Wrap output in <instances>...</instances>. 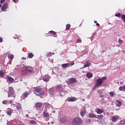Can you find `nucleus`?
Listing matches in <instances>:
<instances>
[{
  "mask_svg": "<svg viewBox=\"0 0 125 125\" xmlns=\"http://www.w3.org/2000/svg\"><path fill=\"white\" fill-rule=\"evenodd\" d=\"M30 68L32 67L29 66L26 67H25L26 70L22 71V73H24V75H27V72H29V73H32V72H33V70L32 69H30Z\"/></svg>",
  "mask_w": 125,
  "mask_h": 125,
  "instance_id": "423d86ee",
  "label": "nucleus"
},
{
  "mask_svg": "<svg viewBox=\"0 0 125 125\" xmlns=\"http://www.w3.org/2000/svg\"><path fill=\"white\" fill-rule=\"evenodd\" d=\"M1 7V4H0V8Z\"/></svg>",
  "mask_w": 125,
  "mask_h": 125,
  "instance_id": "bf43d9fd",
  "label": "nucleus"
},
{
  "mask_svg": "<svg viewBox=\"0 0 125 125\" xmlns=\"http://www.w3.org/2000/svg\"><path fill=\"white\" fill-rule=\"evenodd\" d=\"M28 57L30 59L33 58V57H34V54H33L32 53H29L28 55Z\"/></svg>",
  "mask_w": 125,
  "mask_h": 125,
  "instance_id": "393cba45",
  "label": "nucleus"
},
{
  "mask_svg": "<svg viewBox=\"0 0 125 125\" xmlns=\"http://www.w3.org/2000/svg\"><path fill=\"white\" fill-rule=\"evenodd\" d=\"M111 120L113 123H116V122H117V118H116L115 117H112L111 118Z\"/></svg>",
  "mask_w": 125,
  "mask_h": 125,
  "instance_id": "cd10ccee",
  "label": "nucleus"
},
{
  "mask_svg": "<svg viewBox=\"0 0 125 125\" xmlns=\"http://www.w3.org/2000/svg\"><path fill=\"white\" fill-rule=\"evenodd\" d=\"M77 82V79L74 78H71L69 79V83H75Z\"/></svg>",
  "mask_w": 125,
  "mask_h": 125,
  "instance_id": "ddd939ff",
  "label": "nucleus"
},
{
  "mask_svg": "<svg viewBox=\"0 0 125 125\" xmlns=\"http://www.w3.org/2000/svg\"><path fill=\"white\" fill-rule=\"evenodd\" d=\"M16 110H17V111H18L20 112L23 111V108H22V105L20 103L17 104L16 105Z\"/></svg>",
  "mask_w": 125,
  "mask_h": 125,
  "instance_id": "20e7f679",
  "label": "nucleus"
},
{
  "mask_svg": "<svg viewBox=\"0 0 125 125\" xmlns=\"http://www.w3.org/2000/svg\"><path fill=\"white\" fill-rule=\"evenodd\" d=\"M116 102L118 103V104H116L117 107H121L122 106V102L119 100H116Z\"/></svg>",
  "mask_w": 125,
  "mask_h": 125,
  "instance_id": "aec40b11",
  "label": "nucleus"
},
{
  "mask_svg": "<svg viewBox=\"0 0 125 125\" xmlns=\"http://www.w3.org/2000/svg\"><path fill=\"white\" fill-rule=\"evenodd\" d=\"M21 59H22V60H26V59L25 57H22Z\"/></svg>",
  "mask_w": 125,
  "mask_h": 125,
  "instance_id": "603ef678",
  "label": "nucleus"
},
{
  "mask_svg": "<svg viewBox=\"0 0 125 125\" xmlns=\"http://www.w3.org/2000/svg\"><path fill=\"white\" fill-rule=\"evenodd\" d=\"M49 34L50 35H53V36H56V32L53 31H49Z\"/></svg>",
  "mask_w": 125,
  "mask_h": 125,
  "instance_id": "a878e982",
  "label": "nucleus"
},
{
  "mask_svg": "<svg viewBox=\"0 0 125 125\" xmlns=\"http://www.w3.org/2000/svg\"><path fill=\"white\" fill-rule=\"evenodd\" d=\"M76 98L75 97H72V98H68L66 99V101L67 102H75L76 101Z\"/></svg>",
  "mask_w": 125,
  "mask_h": 125,
  "instance_id": "f8f14e48",
  "label": "nucleus"
},
{
  "mask_svg": "<svg viewBox=\"0 0 125 125\" xmlns=\"http://www.w3.org/2000/svg\"><path fill=\"white\" fill-rule=\"evenodd\" d=\"M52 91H53V89H49V93H52Z\"/></svg>",
  "mask_w": 125,
  "mask_h": 125,
  "instance_id": "37998d69",
  "label": "nucleus"
},
{
  "mask_svg": "<svg viewBox=\"0 0 125 125\" xmlns=\"http://www.w3.org/2000/svg\"><path fill=\"white\" fill-rule=\"evenodd\" d=\"M54 122H53V121L51 122V124L52 125H54Z\"/></svg>",
  "mask_w": 125,
  "mask_h": 125,
  "instance_id": "4d7b16f0",
  "label": "nucleus"
},
{
  "mask_svg": "<svg viewBox=\"0 0 125 125\" xmlns=\"http://www.w3.org/2000/svg\"><path fill=\"white\" fill-rule=\"evenodd\" d=\"M86 76H87V77L88 78V79H90L91 78H92V74L90 72H88L86 74Z\"/></svg>",
  "mask_w": 125,
  "mask_h": 125,
  "instance_id": "4be33fe9",
  "label": "nucleus"
},
{
  "mask_svg": "<svg viewBox=\"0 0 125 125\" xmlns=\"http://www.w3.org/2000/svg\"><path fill=\"white\" fill-rule=\"evenodd\" d=\"M3 40H2V38L1 37H0V42H2Z\"/></svg>",
  "mask_w": 125,
  "mask_h": 125,
  "instance_id": "de8ad7c7",
  "label": "nucleus"
},
{
  "mask_svg": "<svg viewBox=\"0 0 125 125\" xmlns=\"http://www.w3.org/2000/svg\"><path fill=\"white\" fill-rule=\"evenodd\" d=\"M7 79L9 82H10L11 83H13V82L14 81V79L12 78V77H11L10 76H7Z\"/></svg>",
  "mask_w": 125,
  "mask_h": 125,
  "instance_id": "6ab92c4d",
  "label": "nucleus"
},
{
  "mask_svg": "<svg viewBox=\"0 0 125 125\" xmlns=\"http://www.w3.org/2000/svg\"><path fill=\"white\" fill-rule=\"evenodd\" d=\"M52 56V52H48L47 54H46V57H50L51 56Z\"/></svg>",
  "mask_w": 125,
  "mask_h": 125,
  "instance_id": "473e14b6",
  "label": "nucleus"
},
{
  "mask_svg": "<svg viewBox=\"0 0 125 125\" xmlns=\"http://www.w3.org/2000/svg\"><path fill=\"white\" fill-rule=\"evenodd\" d=\"M8 58H9V59H10V60L13 59V58H14L13 55H12V54L9 55L8 56Z\"/></svg>",
  "mask_w": 125,
  "mask_h": 125,
  "instance_id": "2f4dec72",
  "label": "nucleus"
},
{
  "mask_svg": "<svg viewBox=\"0 0 125 125\" xmlns=\"http://www.w3.org/2000/svg\"><path fill=\"white\" fill-rule=\"evenodd\" d=\"M106 79H107V77H103L102 78H100V80H101L103 83V82H104V81H105Z\"/></svg>",
  "mask_w": 125,
  "mask_h": 125,
  "instance_id": "c756f323",
  "label": "nucleus"
},
{
  "mask_svg": "<svg viewBox=\"0 0 125 125\" xmlns=\"http://www.w3.org/2000/svg\"><path fill=\"white\" fill-rule=\"evenodd\" d=\"M33 89V92L35 95H37V96H42V95H44L45 94L44 91L42 90V88L36 87H34Z\"/></svg>",
  "mask_w": 125,
  "mask_h": 125,
  "instance_id": "f257e3e1",
  "label": "nucleus"
},
{
  "mask_svg": "<svg viewBox=\"0 0 125 125\" xmlns=\"http://www.w3.org/2000/svg\"><path fill=\"white\" fill-rule=\"evenodd\" d=\"M12 103H13V101L11 100V101H9V104H12Z\"/></svg>",
  "mask_w": 125,
  "mask_h": 125,
  "instance_id": "3c124183",
  "label": "nucleus"
},
{
  "mask_svg": "<svg viewBox=\"0 0 125 125\" xmlns=\"http://www.w3.org/2000/svg\"><path fill=\"white\" fill-rule=\"evenodd\" d=\"M29 124H30V125H37V122L35 120H30L29 121Z\"/></svg>",
  "mask_w": 125,
  "mask_h": 125,
  "instance_id": "412c9836",
  "label": "nucleus"
},
{
  "mask_svg": "<svg viewBox=\"0 0 125 125\" xmlns=\"http://www.w3.org/2000/svg\"><path fill=\"white\" fill-rule=\"evenodd\" d=\"M43 118H49V113L48 112H43Z\"/></svg>",
  "mask_w": 125,
  "mask_h": 125,
  "instance_id": "2eb2a0df",
  "label": "nucleus"
},
{
  "mask_svg": "<svg viewBox=\"0 0 125 125\" xmlns=\"http://www.w3.org/2000/svg\"><path fill=\"white\" fill-rule=\"evenodd\" d=\"M4 76V73L2 71H0V76L2 78Z\"/></svg>",
  "mask_w": 125,
  "mask_h": 125,
  "instance_id": "c9c22d12",
  "label": "nucleus"
},
{
  "mask_svg": "<svg viewBox=\"0 0 125 125\" xmlns=\"http://www.w3.org/2000/svg\"><path fill=\"white\" fill-rule=\"evenodd\" d=\"M42 103H37L34 107H35L36 109H39L42 108Z\"/></svg>",
  "mask_w": 125,
  "mask_h": 125,
  "instance_id": "9b49d317",
  "label": "nucleus"
},
{
  "mask_svg": "<svg viewBox=\"0 0 125 125\" xmlns=\"http://www.w3.org/2000/svg\"><path fill=\"white\" fill-rule=\"evenodd\" d=\"M86 123H90V119H87L86 120Z\"/></svg>",
  "mask_w": 125,
  "mask_h": 125,
  "instance_id": "c03bdc74",
  "label": "nucleus"
},
{
  "mask_svg": "<svg viewBox=\"0 0 125 125\" xmlns=\"http://www.w3.org/2000/svg\"><path fill=\"white\" fill-rule=\"evenodd\" d=\"M55 88L59 91L60 93H61V92H63V87L62 86V85H58L57 86L55 87Z\"/></svg>",
  "mask_w": 125,
  "mask_h": 125,
  "instance_id": "0eeeda50",
  "label": "nucleus"
},
{
  "mask_svg": "<svg viewBox=\"0 0 125 125\" xmlns=\"http://www.w3.org/2000/svg\"><path fill=\"white\" fill-rule=\"evenodd\" d=\"M77 43H79L82 42V40L81 39H78L76 41Z\"/></svg>",
  "mask_w": 125,
  "mask_h": 125,
  "instance_id": "e433bc0d",
  "label": "nucleus"
},
{
  "mask_svg": "<svg viewBox=\"0 0 125 125\" xmlns=\"http://www.w3.org/2000/svg\"><path fill=\"white\" fill-rule=\"evenodd\" d=\"M103 83V82L101 79H100V78L97 79L96 83L95 84L96 87H99V86H100V85H102Z\"/></svg>",
  "mask_w": 125,
  "mask_h": 125,
  "instance_id": "39448f33",
  "label": "nucleus"
},
{
  "mask_svg": "<svg viewBox=\"0 0 125 125\" xmlns=\"http://www.w3.org/2000/svg\"><path fill=\"white\" fill-rule=\"evenodd\" d=\"M115 16H116V17H119L120 18H121V17L122 16V15L120 13H119V14H116L115 15Z\"/></svg>",
  "mask_w": 125,
  "mask_h": 125,
  "instance_id": "f704fd0d",
  "label": "nucleus"
},
{
  "mask_svg": "<svg viewBox=\"0 0 125 125\" xmlns=\"http://www.w3.org/2000/svg\"><path fill=\"white\" fill-rule=\"evenodd\" d=\"M43 81H44V82H45V83H47V82H48V79L46 78H44L43 79Z\"/></svg>",
  "mask_w": 125,
  "mask_h": 125,
  "instance_id": "79ce46f5",
  "label": "nucleus"
},
{
  "mask_svg": "<svg viewBox=\"0 0 125 125\" xmlns=\"http://www.w3.org/2000/svg\"><path fill=\"white\" fill-rule=\"evenodd\" d=\"M121 19L123 20V22L125 23V15H122Z\"/></svg>",
  "mask_w": 125,
  "mask_h": 125,
  "instance_id": "72a5a7b5",
  "label": "nucleus"
},
{
  "mask_svg": "<svg viewBox=\"0 0 125 125\" xmlns=\"http://www.w3.org/2000/svg\"><path fill=\"white\" fill-rule=\"evenodd\" d=\"M85 114H86V112H85V111H82L80 113V115L82 117H83L84 116Z\"/></svg>",
  "mask_w": 125,
  "mask_h": 125,
  "instance_id": "7c9ffc66",
  "label": "nucleus"
},
{
  "mask_svg": "<svg viewBox=\"0 0 125 125\" xmlns=\"http://www.w3.org/2000/svg\"><path fill=\"white\" fill-rule=\"evenodd\" d=\"M97 26H100V24H99L98 23H96Z\"/></svg>",
  "mask_w": 125,
  "mask_h": 125,
  "instance_id": "5fc2aeb1",
  "label": "nucleus"
},
{
  "mask_svg": "<svg viewBox=\"0 0 125 125\" xmlns=\"http://www.w3.org/2000/svg\"><path fill=\"white\" fill-rule=\"evenodd\" d=\"M118 42H119V43H120L121 44H122V43H123V40H121V39H119L118 40Z\"/></svg>",
  "mask_w": 125,
  "mask_h": 125,
  "instance_id": "a19ab883",
  "label": "nucleus"
},
{
  "mask_svg": "<svg viewBox=\"0 0 125 125\" xmlns=\"http://www.w3.org/2000/svg\"><path fill=\"white\" fill-rule=\"evenodd\" d=\"M90 64H91V63H90V61H87L84 65V68H86V67H88V66H90Z\"/></svg>",
  "mask_w": 125,
  "mask_h": 125,
  "instance_id": "f3484780",
  "label": "nucleus"
},
{
  "mask_svg": "<svg viewBox=\"0 0 125 125\" xmlns=\"http://www.w3.org/2000/svg\"><path fill=\"white\" fill-rule=\"evenodd\" d=\"M88 117L89 118H97V116L94 113H89Z\"/></svg>",
  "mask_w": 125,
  "mask_h": 125,
  "instance_id": "dca6fc26",
  "label": "nucleus"
},
{
  "mask_svg": "<svg viewBox=\"0 0 125 125\" xmlns=\"http://www.w3.org/2000/svg\"><path fill=\"white\" fill-rule=\"evenodd\" d=\"M71 25L70 24H67L66 25V30H70V27Z\"/></svg>",
  "mask_w": 125,
  "mask_h": 125,
  "instance_id": "c85d7f7f",
  "label": "nucleus"
},
{
  "mask_svg": "<svg viewBox=\"0 0 125 125\" xmlns=\"http://www.w3.org/2000/svg\"><path fill=\"white\" fill-rule=\"evenodd\" d=\"M72 124L73 125H83V120L81 118L76 117L73 120Z\"/></svg>",
  "mask_w": 125,
  "mask_h": 125,
  "instance_id": "f03ea898",
  "label": "nucleus"
},
{
  "mask_svg": "<svg viewBox=\"0 0 125 125\" xmlns=\"http://www.w3.org/2000/svg\"><path fill=\"white\" fill-rule=\"evenodd\" d=\"M30 94H31V92L29 93V92L26 91L22 94V96L24 99H26V98H27V97H28V95H30Z\"/></svg>",
  "mask_w": 125,
  "mask_h": 125,
  "instance_id": "1a4fd4ad",
  "label": "nucleus"
},
{
  "mask_svg": "<svg viewBox=\"0 0 125 125\" xmlns=\"http://www.w3.org/2000/svg\"><path fill=\"white\" fill-rule=\"evenodd\" d=\"M94 23H96V24H97V21H94Z\"/></svg>",
  "mask_w": 125,
  "mask_h": 125,
  "instance_id": "6e6d98bb",
  "label": "nucleus"
},
{
  "mask_svg": "<svg viewBox=\"0 0 125 125\" xmlns=\"http://www.w3.org/2000/svg\"><path fill=\"white\" fill-rule=\"evenodd\" d=\"M69 66H70V64L69 63H67L62 64V68H67V67H69Z\"/></svg>",
  "mask_w": 125,
  "mask_h": 125,
  "instance_id": "a211bd4d",
  "label": "nucleus"
},
{
  "mask_svg": "<svg viewBox=\"0 0 125 125\" xmlns=\"http://www.w3.org/2000/svg\"><path fill=\"white\" fill-rule=\"evenodd\" d=\"M73 65H75V62H72L71 63V65H70V66H73Z\"/></svg>",
  "mask_w": 125,
  "mask_h": 125,
  "instance_id": "864d4df0",
  "label": "nucleus"
},
{
  "mask_svg": "<svg viewBox=\"0 0 125 125\" xmlns=\"http://www.w3.org/2000/svg\"><path fill=\"white\" fill-rule=\"evenodd\" d=\"M60 121L62 124H65V123H67V119L66 117H62L61 118Z\"/></svg>",
  "mask_w": 125,
  "mask_h": 125,
  "instance_id": "4468645a",
  "label": "nucleus"
},
{
  "mask_svg": "<svg viewBox=\"0 0 125 125\" xmlns=\"http://www.w3.org/2000/svg\"><path fill=\"white\" fill-rule=\"evenodd\" d=\"M13 95L12 97H14V99H15L16 95H15V91H14V89L12 87H9V93L8 94V97H11V95Z\"/></svg>",
  "mask_w": 125,
  "mask_h": 125,
  "instance_id": "7ed1b4c3",
  "label": "nucleus"
},
{
  "mask_svg": "<svg viewBox=\"0 0 125 125\" xmlns=\"http://www.w3.org/2000/svg\"><path fill=\"white\" fill-rule=\"evenodd\" d=\"M2 104H4V105H6V104H7V101L6 100L3 101Z\"/></svg>",
  "mask_w": 125,
  "mask_h": 125,
  "instance_id": "58836bf2",
  "label": "nucleus"
},
{
  "mask_svg": "<svg viewBox=\"0 0 125 125\" xmlns=\"http://www.w3.org/2000/svg\"><path fill=\"white\" fill-rule=\"evenodd\" d=\"M123 88H124L123 87H120L119 88V90H120V91H122V90H123Z\"/></svg>",
  "mask_w": 125,
  "mask_h": 125,
  "instance_id": "a18cd8bd",
  "label": "nucleus"
},
{
  "mask_svg": "<svg viewBox=\"0 0 125 125\" xmlns=\"http://www.w3.org/2000/svg\"><path fill=\"white\" fill-rule=\"evenodd\" d=\"M50 123L49 122L48 123V125H49Z\"/></svg>",
  "mask_w": 125,
  "mask_h": 125,
  "instance_id": "052dcab7",
  "label": "nucleus"
},
{
  "mask_svg": "<svg viewBox=\"0 0 125 125\" xmlns=\"http://www.w3.org/2000/svg\"><path fill=\"white\" fill-rule=\"evenodd\" d=\"M13 2H15V3H17V0H13Z\"/></svg>",
  "mask_w": 125,
  "mask_h": 125,
  "instance_id": "8fccbe9b",
  "label": "nucleus"
},
{
  "mask_svg": "<svg viewBox=\"0 0 125 125\" xmlns=\"http://www.w3.org/2000/svg\"><path fill=\"white\" fill-rule=\"evenodd\" d=\"M5 0H0V3L1 4H2L3 3V2L5 1Z\"/></svg>",
  "mask_w": 125,
  "mask_h": 125,
  "instance_id": "49530a36",
  "label": "nucleus"
},
{
  "mask_svg": "<svg viewBox=\"0 0 125 125\" xmlns=\"http://www.w3.org/2000/svg\"><path fill=\"white\" fill-rule=\"evenodd\" d=\"M104 116H103V115H98V117H97V119H99V120H102V119H103Z\"/></svg>",
  "mask_w": 125,
  "mask_h": 125,
  "instance_id": "bb28decb",
  "label": "nucleus"
},
{
  "mask_svg": "<svg viewBox=\"0 0 125 125\" xmlns=\"http://www.w3.org/2000/svg\"><path fill=\"white\" fill-rule=\"evenodd\" d=\"M6 113L7 114L8 116H10V117H11V115L12 113H13V109L10 108H8Z\"/></svg>",
  "mask_w": 125,
  "mask_h": 125,
  "instance_id": "6e6552de",
  "label": "nucleus"
},
{
  "mask_svg": "<svg viewBox=\"0 0 125 125\" xmlns=\"http://www.w3.org/2000/svg\"><path fill=\"white\" fill-rule=\"evenodd\" d=\"M123 88H124V89L125 90V85L124 86Z\"/></svg>",
  "mask_w": 125,
  "mask_h": 125,
  "instance_id": "13d9d810",
  "label": "nucleus"
},
{
  "mask_svg": "<svg viewBox=\"0 0 125 125\" xmlns=\"http://www.w3.org/2000/svg\"><path fill=\"white\" fill-rule=\"evenodd\" d=\"M95 88H96V84H95V85H94L93 87V90H94V89H95Z\"/></svg>",
  "mask_w": 125,
  "mask_h": 125,
  "instance_id": "09e8293b",
  "label": "nucleus"
},
{
  "mask_svg": "<svg viewBox=\"0 0 125 125\" xmlns=\"http://www.w3.org/2000/svg\"><path fill=\"white\" fill-rule=\"evenodd\" d=\"M109 94H110V96L111 97H114V93H113V92H109Z\"/></svg>",
  "mask_w": 125,
  "mask_h": 125,
  "instance_id": "4c0bfd02",
  "label": "nucleus"
},
{
  "mask_svg": "<svg viewBox=\"0 0 125 125\" xmlns=\"http://www.w3.org/2000/svg\"><path fill=\"white\" fill-rule=\"evenodd\" d=\"M8 6V4L7 3H4L3 4L2 6L1 7V10L2 11H5L6 10V9H7V7Z\"/></svg>",
  "mask_w": 125,
  "mask_h": 125,
  "instance_id": "9d476101",
  "label": "nucleus"
},
{
  "mask_svg": "<svg viewBox=\"0 0 125 125\" xmlns=\"http://www.w3.org/2000/svg\"><path fill=\"white\" fill-rule=\"evenodd\" d=\"M1 110H0V112H1Z\"/></svg>",
  "mask_w": 125,
  "mask_h": 125,
  "instance_id": "680f3d73",
  "label": "nucleus"
},
{
  "mask_svg": "<svg viewBox=\"0 0 125 125\" xmlns=\"http://www.w3.org/2000/svg\"><path fill=\"white\" fill-rule=\"evenodd\" d=\"M14 39L19 40V39H21V36L17 35V34H15L14 35Z\"/></svg>",
  "mask_w": 125,
  "mask_h": 125,
  "instance_id": "b1692460",
  "label": "nucleus"
},
{
  "mask_svg": "<svg viewBox=\"0 0 125 125\" xmlns=\"http://www.w3.org/2000/svg\"><path fill=\"white\" fill-rule=\"evenodd\" d=\"M104 111L102 109H97L96 112L97 114H102V113H104Z\"/></svg>",
  "mask_w": 125,
  "mask_h": 125,
  "instance_id": "5701e85b",
  "label": "nucleus"
},
{
  "mask_svg": "<svg viewBox=\"0 0 125 125\" xmlns=\"http://www.w3.org/2000/svg\"><path fill=\"white\" fill-rule=\"evenodd\" d=\"M121 124H122V125H125V120H121L120 121Z\"/></svg>",
  "mask_w": 125,
  "mask_h": 125,
  "instance_id": "ea45409f",
  "label": "nucleus"
}]
</instances>
